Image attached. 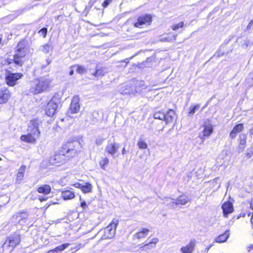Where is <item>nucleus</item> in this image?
<instances>
[{
  "label": "nucleus",
  "instance_id": "nucleus-14",
  "mask_svg": "<svg viewBox=\"0 0 253 253\" xmlns=\"http://www.w3.org/2000/svg\"><path fill=\"white\" fill-rule=\"evenodd\" d=\"M222 209L225 217H227L228 214L232 213L234 210L232 204L230 202L224 203L222 206Z\"/></svg>",
  "mask_w": 253,
  "mask_h": 253
},
{
  "label": "nucleus",
  "instance_id": "nucleus-19",
  "mask_svg": "<svg viewBox=\"0 0 253 253\" xmlns=\"http://www.w3.org/2000/svg\"><path fill=\"white\" fill-rule=\"evenodd\" d=\"M61 197L64 200H71L75 198V193L70 190H65L61 192Z\"/></svg>",
  "mask_w": 253,
  "mask_h": 253
},
{
  "label": "nucleus",
  "instance_id": "nucleus-3",
  "mask_svg": "<svg viewBox=\"0 0 253 253\" xmlns=\"http://www.w3.org/2000/svg\"><path fill=\"white\" fill-rule=\"evenodd\" d=\"M119 224V220L113 219L110 224L105 228L104 234L102 237V239H111L116 233V229Z\"/></svg>",
  "mask_w": 253,
  "mask_h": 253
},
{
  "label": "nucleus",
  "instance_id": "nucleus-11",
  "mask_svg": "<svg viewBox=\"0 0 253 253\" xmlns=\"http://www.w3.org/2000/svg\"><path fill=\"white\" fill-rule=\"evenodd\" d=\"M195 246L196 241L194 240H192L185 246L181 247L180 251L182 253H192Z\"/></svg>",
  "mask_w": 253,
  "mask_h": 253
},
{
  "label": "nucleus",
  "instance_id": "nucleus-8",
  "mask_svg": "<svg viewBox=\"0 0 253 253\" xmlns=\"http://www.w3.org/2000/svg\"><path fill=\"white\" fill-rule=\"evenodd\" d=\"M22 76L21 73H9L6 77V82L8 85L13 86L16 84L17 81Z\"/></svg>",
  "mask_w": 253,
  "mask_h": 253
},
{
  "label": "nucleus",
  "instance_id": "nucleus-1",
  "mask_svg": "<svg viewBox=\"0 0 253 253\" xmlns=\"http://www.w3.org/2000/svg\"><path fill=\"white\" fill-rule=\"evenodd\" d=\"M51 81L47 77H42L30 82V91L34 94L45 91L49 87Z\"/></svg>",
  "mask_w": 253,
  "mask_h": 253
},
{
  "label": "nucleus",
  "instance_id": "nucleus-38",
  "mask_svg": "<svg viewBox=\"0 0 253 253\" xmlns=\"http://www.w3.org/2000/svg\"><path fill=\"white\" fill-rule=\"evenodd\" d=\"M199 107H200V105L198 104L196 105L195 106H194L193 107H190V111L189 112V114L190 115H193L195 113V112H196V111H197V110H198L199 109Z\"/></svg>",
  "mask_w": 253,
  "mask_h": 253
},
{
  "label": "nucleus",
  "instance_id": "nucleus-16",
  "mask_svg": "<svg viewBox=\"0 0 253 253\" xmlns=\"http://www.w3.org/2000/svg\"><path fill=\"white\" fill-rule=\"evenodd\" d=\"M177 35L169 33L160 36L159 41L162 42H171L176 39Z\"/></svg>",
  "mask_w": 253,
  "mask_h": 253
},
{
  "label": "nucleus",
  "instance_id": "nucleus-18",
  "mask_svg": "<svg viewBox=\"0 0 253 253\" xmlns=\"http://www.w3.org/2000/svg\"><path fill=\"white\" fill-rule=\"evenodd\" d=\"M229 235V230H227L223 234L220 235L218 237L214 239V242L218 243H224L228 239Z\"/></svg>",
  "mask_w": 253,
  "mask_h": 253
},
{
  "label": "nucleus",
  "instance_id": "nucleus-22",
  "mask_svg": "<svg viewBox=\"0 0 253 253\" xmlns=\"http://www.w3.org/2000/svg\"><path fill=\"white\" fill-rule=\"evenodd\" d=\"M175 117V113L173 111L170 110L166 114H165V121L166 123H169L172 122Z\"/></svg>",
  "mask_w": 253,
  "mask_h": 253
},
{
  "label": "nucleus",
  "instance_id": "nucleus-31",
  "mask_svg": "<svg viewBox=\"0 0 253 253\" xmlns=\"http://www.w3.org/2000/svg\"><path fill=\"white\" fill-rule=\"evenodd\" d=\"M159 242V239L157 238H154L152 241L148 244H145L144 246V248L146 249L153 248L155 247L156 245Z\"/></svg>",
  "mask_w": 253,
  "mask_h": 253
},
{
  "label": "nucleus",
  "instance_id": "nucleus-10",
  "mask_svg": "<svg viewBox=\"0 0 253 253\" xmlns=\"http://www.w3.org/2000/svg\"><path fill=\"white\" fill-rule=\"evenodd\" d=\"M204 128L202 131L203 135L202 139H204V137H209L213 132V127L211 122L207 121L205 123L204 125Z\"/></svg>",
  "mask_w": 253,
  "mask_h": 253
},
{
  "label": "nucleus",
  "instance_id": "nucleus-32",
  "mask_svg": "<svg viewBox=\"0 0 253 253\" xmlns=\"http://www.w3.org/2000/svg\"><path fill=\"white\" fill-rule=\"evenodd\" d=\"M228 153L226 151H223L219 155L218 160H221L219 163L221 164H223L226 161H227V157H228Z\"/></svg>",
  "mask_w": 253,
  "mask_h": 253
},
{
  "label": "nucleus",
  "instance_id": "nucleus-55",
  "mask_svg": "<svg viewBox=\"0 0 253 253\" xmlns=\"http://www.w3.org/2000/svg\"><path fill=\"white\" fill-rule=\"evenodd\" d=\"M50 61L47 60V64H49L50 63Z\"/></svg>",
  "mask_w": 253,
  "mask_h": 253
},
{
  "label": "nucleus",
  "instance_id": "nucleus-6",
  "mask_svg": "<svg viewBox=\"0 0 253 253\" xmlns=\"http://www.w3.org/2000/svg\"><path fill=\"white\" fill-rule=\"evenodd\" d=\"M20 236L19 234H14L8 237L3 246L9 247L10 251H12L20 243Z\"/></svg>",
  "mask_w": 253,
  "mask_h": 253
},
{
  "label": "nucleus",
  "instance_id": "nucleus-42",
  "mask_svg": "<svg viewBox=\"0 0 253 253\" xmlns=\"http://www.w3.org/2000/svg\"><path fill=\"white\" fill-rule=\"evenodd\" d=\"M246 143V139H241L240 141L239 147L242 149H244L245 147V144Z\"/></svg>",
  "mask_w": 253,
  "mask_h": 253
},
{
  "label": "nucleus",
  "instance_id": "nucleus-53",
  "mask_svg": "<svg viewBox=\"0 0 253 253\" xmlns=\"http://www.w3.org/2000/svg\"><path fill=\"white\" fill-rule=\"evenodd\" d=\"M126 152V150L125 148H124L122 150V154H125Z\"/></svg>",
  "mask_w": 253,
  "mask_h": 253
},
{
  "label": "nucleus",
  "instance_id": "nucleus-51",
  "mask_svg": "<svg viewBox=\"0 0 253 253\" xmlns=\"http://www.w3.org/2000/svg\"><path fill=\"white\" fill-rule=\"evenodd\" d=\"M251 224H252V226L253 227V214H252V216L251 217Z\"/></svg>",
  "mask_w": 253,
  "mask_h": 253
},
{
  "label": "nucleus",
  "instance_id": "nucleus-37",
  "mask_svg": "<svg viewBox=\"0 0 253 253\" xmlns=\"http://www.w3.org/2000/svg\"><path fill=\"white\" fill-rule=\"evenodd\" d=\"M108 163L109 159L107 158H103L100 160L99 165L102 169H105L106 166L108 164Z\"/></svg>",
  "mask_w": 253,
  "mask_h": 253
},
{
  "label": "nucleus",
  "instance_id": "nucleus-24",
  "mask_svg": "<svg viewBox=\"0 0 253 253\" xmlns=\"http://www.w3.org/2000/svg\"><path fill=\"white\" fill-rule=\"evenodd\" d=\"M20 138L21 140L27 143H35L36 142V138L32 134L23 135L21 136Z\"/></svg>",
  "mask_w": 253,
  "mask_h": 253
},
{
  "label": "nucleus",
  "instance_id": "nucleus-26",
  "mask_svg": "<svg viewBox=\"0 0 253 253\" xmlns=\"http://www.w3.org/2000/svg\"><path fill=\"white\" fill-rule=\"evenodd\" d=\"M80 143L78 140L73 141L71 143H69L68 145V147L69 148V150H77L78 151V149L80 147Z\"/></svg>",
  "mask_w": 253,
  "mask_h": 253
},
{
  "label": "nucleus",
  "instance_id": "nucleus-48",
  "mask_svg": "<svg viewBox=\"0 0 253 253\" xmlns=\"http://www.w3.org/2000/svg\"><path fill=\"white\" fill-rule=\"evenodd\" d=\"M73 67H71V70H70V71L69 72V75L70 76H72L74 74V70L72 69Z\"/></svg>",
  "mask_w": 253,
  "mask_h": 253
},
{
  "label": "nucleus",
  "instance_id": "nucleus-50",
  "mask_svg": "<svg viewBox=\"0 0 253 253\" xmlns=\"http://www.w3.org/2000/svg\"><path fill=\"white\" fill-rule=\"evenodd\" d=\"M213 244L210 245L209 246L206 247L205 250L207 251V252L210 250V249L213 246Z\"/></svg>",
  "mask_w": 253,
  "mask_h": 253
},
{
  "label": "nucleus",
  "instance_id": "nucleus-5",
  "mask_svg": "<svg viewBox=\"0 0 253 253\" xmlns=\"http://www.w3.org/2000/svg\"><path fill=\"white\" fill-rule=\"evenodd\" d=\"M59 103V101L58 99L55 97H53L47 103L45 108V112L47 116H52L55 114Z\"/></svg>",
  "mask_w": 253,
  "mask_h": 253
},
{
  "label": "nucleus",
  "instance_id": "nucleus-46",
  "mask_svg": "<svg viewBox=\"0 0 253 253\" xmlns=\"http://www.w3.org/2000/svg\"><path fill=\"white\" fill-rule=\"evenodd\" d=\"M72 185L76 188H80L81 189L82 186V184L79 182L75 183L72 184Z\"/></svg>",
  "mask_w": 253,
  "mask_h": 253
},
{
  "label": "nucleus",
  "instance_id": "nucleus-20",
  "mask_svg": "<svg viewBox=\"0 0 253 253\" xmlns=\"http://www.w3.org/2000/svg\"><path fill=\"white\" fill-rule=\"evenodd\" d=\"M51 187L47 184L43 185L37 189V191L39 193H42L44 195H47L51 192Z\"/></svg>",
  "mask_w": 253,
  "mask_h": 253
},
{
  "label": "nucleus",
  "instance_id": "nucleus-9",
  "mask_svg": "<svg viewBox=\"0 0 253 253\" xmlns=\"http://www.w3.org/2000/svg\"><path fill=\"white\" fill-rule=\"evenodd\" d=\"M151 22V17L150 15H146L139 17L138 18L137 22L134 24V27L140 28L144 25H150Z\"/></svg>",
  "mask_w": 253,
  "mask_h": 253
},
{
  "label": "nucleus",
  "instance_id": "nucleus-27",
  "mask_svg": "<svg viewBox=\"0 0 253 253\" xmlns=\"http://www.w3.org/2000/svg\"><path fill=\"white\" fill-rule=\"evenodd\" d=\"M31 124L32 125V126L34 127H35L36 129V130L35 132V134L37 135V136H39L40 134V131L38 129V126L40 125V124H41V122L38 119H34V120L31 121Z\"/></svg>",
  "mask_w": 253,
  "mask_h": 253
},
{
  "label": "nucleus",
  "instance_id": "nucleus-41",
  "mask_svg": "<svg viewBox=\"0 0 253 253\" xmlns=\"http://www.w3.org/2000/svg\"><path fill=\"white\" fill-rule=\"evenodd\" d=\"M183 25H184L183 22H181L178 23L177 24L172 25L171 28L173 30L175 31L179 28L183 27Z\"/></svg>",
  "mask_w": 253,
  "mask_h": 253
},
{
  "label": "nucleus",
  "instance_id": "nucleus-36",
  "mask_svg": "<svg viewBox=\"0 0 253 253\" xmlns=\"http://www.w3.org/2000/svg\"><path fill=\"white\" fill-rule=\"evenodd\" d=\"M154 117L155 119H159L160 120H164L165 113L161 111H158L154 113Z\"/></svg>",
  "mask_w": 253,
  "mask_h": 253
},
{
  "label": "nucleus",
  "instance_id": "nucleus-12",
  "mask_svg": "<svg viewBox=\"0 0 253 253\" xmlns=\"http://www.w3.org/2000/svg\"><path fill=\"white\" fill-rule=\"evenodd\" d=\"M119 148V145L115 142L108 143L105 148V151L111 155H115Z\"/></svg>",
  "mask_w": 253,
  "mask_h": 253
},
{
  "label": "nucleus",
  "instance_id": "nucleus-49",
  "mask_svg": "<svg viewBox=\"0 0 253 253\" xmlns=\"http://www.w3.org/2000/svg\"><path fill=\"white\" fill-rule=\"evenodd\" d=\"M39 200H40L41 202H42V201H45V200H47V198H42V197H40L39 198Z\"/></svg>",
  "mask_w": 253,
  "mask_h": 253
},
{
  "label": "nucleus",
  "instance_id": "nucleus-7",
  "mask_svg": "<svg viewBox=\"0 0 253 253\" xmlns=\"http://www.w3.org/2000/svg\"><path fill=\"white\" fill-rule=\"evenodd\" d=\"M140 91L141 90L136 88V86L126 84H123L120 88V91L123 94H134Z\"/></svg>",
  "mask_w": 253,
  "mask_h": 253
},
{
  "label": "nucleus",
  "instance_id": "nucleus-13",
  "mask_svg": "<svg viewBox=\"0 0 253 253\" xmlns=\"http://www.w3.org/2000/svg\"><path fill=\"white\" fill-rule=\"evenodd\" d=\"M244 125L243 124H239L234 126L232 130L229 134L230 137L233 139L235 138L237 135L242 131L244 129Z\"/></svg>",
  "mask_w": 253,
  "mask_h": 253
},
{
  "label": "nucleus",
  "instance_id": "nucleus-40",
  "mask_svg": "<svg viewBox=\"0 0 253 253\" xmlns=\"http://www.w3.org/2000/svg\"><path fill=\"white\" fill-rule=\"evenodd\" d=\"M66 153H67V154H69L68 156H71V157H73L78 153L77 150H69V147H67V149L66 150Z\"/></svg>",
  "mask_w": 253,
  "mask_h": 253
},
{
  "label": "nucleus",
  "instance_id": "nucleus-39",
  "mask_svg": "<svg viewBox=\"0 0 253 253\" xmlns=\"http://www.w3.org/2000/svg\"><path fill=\"white\" fill-rule=\"evenodd\" d=\"M137 144L139 148L142 149H145L148 147L147 143L143 141L138 142Z\"/></svg>",
  "mask_w": 253,
  "mask_h": 253
},
{
  "label": "nucleus",
  "instance_id": "nucleus-30",
  "mask_svg": "<svg viewBox=\"0 0 253 253\" xmlns=\"http://www.w3.org/2000/svg\"><path fill=\"white\" fill-rule=\"evenodd\" d=\"M164 203L167 205H170L172 208H174L176 206L175 200L169 197H165L163 199Z\"/></svg>",
  "mask_w": 253,
  "mask_h": 253
},
{
  "label": "nucleus",
  "instance_id": "nucleus-34",
  "mask_svg": "<svg viewBox=\"0 0 253 253\" xmlns=\"http://www.w3.org/2000/svg\"><path fill=\"white\" fill-rule=\"evenodd\" d=\"M92 186L89 183H86L85 185H82L81 190L84 193L90 192L92 191Z\"/></svg>",
  "mask_w": 253,
  "mask_h": 253
},
{
  "label": "nucleus",
  "instance_id": "nucleus-45",
  "mask_svg": "<svg viewBox=\"0 0 253 253\" xmlns=\"http://www.w3.org/2000/svg\"><path fill=\"white\" fill-rule=\"evenodd\" d=\"M253 20H251L248 25L247 27V30H250L253 28Z\"/></svg>",
  "mask_w": 253,
  "mask_h": 253
},
{
  "label": "nucleus",
  "instance_id": "nucleus-2",
  "mask_svg": "<svg viewBox=\"0 0 253 253\" xmlns=\"http://www.w3.org/2000/svg\"><path fill=\"white\" fill-rule=\"evenodd\" d=\"M31 51V49L28 47H22V42H19L17 45V53L14 55V62L21 66L23 62L22 59Z\"/></svg>",
  "mask_w": 253,
  "mask_h": 253
},
{
  "label": "nucleus",
  "instance_id": "nucleus-47",
  "mask_svg": "<svg viewBox=\"0 0 253 253\" xmlns=\"http://www.w3.org/2000/svg\"><path fill=\"white\" fill-rule=\"evenodd\" d=\"M81 207L83 209H85L86 208H87V204H86V202L84 201L81 202Z\"/></svg>",
  "mask_w": 253,
  "mask_h": 253
},
{
  "label": "nucleus",
  "instance_id": "nucleus-23",
  "mask_svg": "<svg viewBox=\"0 0 253 253\" xmlns=\"http://www.w3.org/2000/svg\"><path fill=\"white\" fill-rule=\"evenodd\" d=\"M26 167L24 166H22L18 169V172L17 174L16 181L20 183L23 179L25 172Z\"/></svg>",
  "mask_w": 253,
  "mask_h": 253
},
{
  "label": "nucleus",
  "instance_id": "nucleus-44",
  "mask_svg": "<svg viewBox=\"0 0 253 253\" xmlns=\"http://www.w3.org/2000/svg\"><path fill=\"white\" fill-rule=\"evenodd\" d=\"M111 1L112 0H105V1L102 3V6L104 7H107Z\"/></svg>",
  "mask_w": 253,
  "mask_h": 253
},
{
  "label": "nucleus",
  "instance_id": "nucleus-54",
  "mask_svg": "<svg viewBox=\"0 0 253 253\" xmlns=\"http://www.w3.org/2000/svg\"><path fill=\"white\" fill-rule=\"evenodd\" d=\"M136 84H143V82H137Z\"/></svg>",
  "mask_w": 253,
  "mask_h": 253
},
{
  "label": "nucleus",
  "instance_id": "nucleus-25",
  "mask_svg": "<svg viewBox=\"0 0 253 253\" xmlns=\"http://www.w3.org/2000/svg\"><path fill=\"white\" fill-rule=\"evenodd\" d=\"M106 73L107 70L105 67H100L97 69L95 72L92 73V75L96 77H99L104 76Z\"/></svg>",
  "mask_w": 253,
  "mask_h": 253
},
{
  "label": "nucleus",
  "instance_id": "nucleus-4",
  "mask_svg": "<svg viewBox=\"0 0 253 253\" xmlns=\"http://www.w3.org/2000/svg\"><path fill=\"white\" fill-rule=\"evenodd\" d=\"M67 161V158L65 154L60 153H55L51 157L49 162L52 165L60 166L65 164Z\"/></svg>",
  "mask_w": 253,
  "mask_h": 253
},
{
  "label": "nucleus",
  "instance_id": "nucleus-28",
  "mask_svg": "<svg viewBox=\"0 0 253 253\" xmlns=\"http://www.w3.org/2000/svg\"><path fill=\"white\" fill-rule=\"evenodd\" d=\"M189 201V199L185 196H181L179 197L176 200L175 203H176V206L178 205H184L186 204Z\"/></svg>",
  "mask_w": 253,
  "mask_h": 253
},
{
  "label": "nucleus",
  "instance_id": "nucleus-52",
  "mask_svg": "<svg viewBox=\"0 0 253 253\" xmlns=\"http://www.w3.org/2000/svg\"><path fill=\"white\" fill-rule=\"evenodd\" d=\"M251 208L253 210V198L252 199L251 202Z\"/></svg>",
  "mask_w": 253,
  "mask_h": 253
},
{
  "label": "nucleus",
  "instance_id": "nucleus-33",
  "mask_svg": "<svg viewBox=\"0 0 253 253\" xmlns=\"http://www.w3.org/2000/svg\"><path fill=\"white\" fill-rule=\"evenodd\" d=\"M72 67L76 68V72L80 74H84L87 72V68L84 66L76 65L72 66Z\"/></svg>",
  "mask_w": 253,
  "mask_h": 253
},
{
  "label": "nucleus",
  "instance_id": "nucleus-29",
  "mask_svg": "<svg viewBox=\"0 0 253 253\" xmlns=\"http://www.w3.org/2000/svg\"><path fill=\"white\" fill-rule=\"evenodd\" d=\"M69 245V244H64L62 245L59 246L51 250L50 251H48L46 253H52L54 252H61L65 250L66 248H67Z\"/></svg>",
  "mask_w": 253,
  "mask_h": 253
},
{
  "label": "nucleus",
  "instance_id": "nucleus-43",
  "mask_svg": "<svg viewBox=\"0 0 253 253\" xmlns=\"http://www.w3.org/2000/svg\"><path fill=\"white\" fill-rule=\"evenodd\" d=\"M40 33H41L42 34V35L43 36V37L45 38L46 37V34H47L46 28H43L40 31Z\"/></svg>",
  "mask_w": 253,
  "mask_h": 253
},
{
  "label": "nucleus",
  "instance_id": "nucleus-21",
  "mask_svg": "<svg viewBox=\"0 0 253 253\" xmlns=\"http://www.w3.org/2000/svg\"><path fill=\"white\" fill-rule=\"evenodd\" d=\"M149 230L147 228H142L141 230L134 235V237L138 239L145 238L149 233Z\"/></svg>",
  "mask_w": 253,
  "mask_h": 253
},
{
  "label": "nucleus",
  "instance_id": "nucleus-15",
  "mask_svg": "<svg viewBox=\"0 0 253 253\" xmlns=\"http://www.w3.org/2000/svg\"><path fill=\"white\" fill-rule=\"evenodd\" d=\"M79 99L78 96L74 97L71 103L70 110L72 113H77L79 111Z\"/></svg>",
  "mask_w": 253,
  "mask_h": 253
},
{
  "label": "nucleus",
  "instance_id": "nucleus-17",
  "mask_svg": "<svg viewBox=\"0 0 253 253\" xmlns=\"http://www.w3.org/2000/svg\"><path fill=\"white\" fill-rule=\"evenodd\" d=\"M10 97V93L6 90H0V104L5 103Z\"/></svg>",
  "mask_w": 253,
  "mask_h": 253
},
{
  "label": "nucleus",
  "instance_id": "nucleus-35",
  "mask_svg": "<svg viewBox=\"0 0 253 253\" xmlns=\"http://www.w3.org/2000/svg\"><path fill=\"white\" fill-rule=\"evenodd\" d=\"M52 47L51 46V45L50 43H48L43 45L42 47L41 50L45 53H47L50 51L52 50Z\"/></svg>",
  "mask_w": 253,
  "mask_h": 253
}]
</instances>
